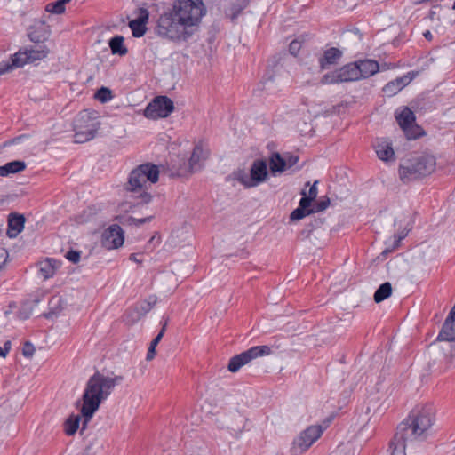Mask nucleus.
Returning <instances> with one entry per match:
<instances>
[{"label":"nucleus","mask_w":455,"mask_h":455,"mask_svg":"<svg viewBox=\"0 0 455 455\" xmlns=\"http://www.w3.org/2000/svg\"><path fill=\"white\" fill-rule=\"evenodd\" d=\"M435 410L432 404H427L413 410L407 419L402 421L390 441V455H406L407 445L416 440H424L433 425Z\"/></svg>","instance_id":"nucleus-1"},{"label":"nucleus","mask_w":455,"mask_h":455,"mask_svg":"<svg viewBox=\"0 0 455 455\" xmlns=\"http://www.w3.org/2000/svg\"><path fill=\"white\" fill-rule=\"evenodd\" d=\"M123 380L122 376L110 378L99 371L88 379L82 395L83 404L80 410L84 418V427L92 419L100 403L111 394L115 386Z\"/></svg>","instance_id":"nucleus-2"},{"label":"nucleus","mask_w":455,"mask_h":455,"mask_svg":"<svg viewBox=\"0 0 455 455\" xmlns=\"http://www.w3.org/2000/svg\"><path fill=\"white\" fill-rule=\"evenodd\" d=\"M159 179V169L157 165L146 163L134 168L129 174L124 189L129 192H140L138 198L141 204H148L152 201L151 194L145 191L147 182L156 183Z\"/></svg>","instance_id":"nucleus-3"},{"label":"nucleus","mask_w":455,"mask_h":455,"mask_svg":"<svg viewBox=\"0 0 455 455\" xmlns=\"http://www.w3.org/2000/svg\"><path fill=\"white\" fill-rule=\"evenodd\" d=\"M155 32L161 38L172 42H187L194 35L187 25L180 23V19L171 8L160 14Z\"/></svg>","instance_id":"nucleus-4"},{"label":"nucleus","mask_w":455,"mask_h":455,"mask_svg":"<svg viewBox=\"0 0 455 455\" xmlns=\"http://www.w3.org/2000/svg\"><path fill=\"white\" fill-rule=\"evenodd\" d=\"M171 9L194 34L207 12L203 0H175Z\"/></svg>","instance_id":"nucleus-5"},{"label":"nucleus","mask_w":455,"mask_h":455,"mask_svg":"<svg viewBox=\"0 0 455 455\" xmlns=\"http://www.w3.org/2000/svg\"><path fill=\"white\" fill-rule=\"evenodd\" d=\"M435 168V159L432 156H420L405 160L399 166L400 179L409 182L431 174Z\"/></svg>","instance_id":"nucleus-6"},{"label":"nucleus","mask_w":455,"mask_h":455,"mask_svg":"<svg viewBox=\"0 0 455 455\" xmlns=\"http://www.w3.org/2000/svg\"><path fill=\"white\" fill-rule=\"evenodd\" d=\"M49 53L48 48L44 44H36L26 49L25 52H18L10 56L8 60L0 63V76L12 71L15 68H21L27 63L44 59Z\"/></svg>","instance_id":"nucleus-7"},{"label":"nucleus","mask_w":455,"mask_h":455,"mask_svg":"<svg viewBox=\"0 0 455 455\" xmlns=\"http://www.w3.org/2000/svg\"><path fill=\"white\" fill-rule=\"evenodd\" d=\"M395 116L408 140H416L424 134L423 129L415 124V114L409 107L396 110Z\"/></svg>","instance_id":"nucleus-8"},{"label":"nucleus","mask_w":455,"mask_h":455,"mask_svg":"<svg viewBox=\"0 0 455 455\" xmlns=\"http://www.w3.org/2000/svg\"><path fill=\"white\" fill-rule=\"evenodd\" d=\"M358 73V67L355 61L350 62L339 69L326 73L322 77L320 83L323 84H332L358 81L360 80Z\"/></svg>","instance_id":"nucleus-9"},{"label":"nucleus","mask_w":455,"mask_h":455,"mask_svg":"<svg viewBox=\"0 0 455 455\" xmlns=\"http://www.w3.org/2000/svg\"><path fill=\"white\" fill-rule=\"evenodd\" d=\"M174 110L173 101L167 96L155 97L144 109L145 117L152 120L165 118Z\"/></svg>","instance_id":"nucleus-10"},{"label":"nucleus","mask_w":455,"mask_h":455,"mask_svg":"<svg viewBox=\"0 0 455 455\" xmlns=\"http://www.w3.org/2000/svg\"><path fill=\"white\" fill-rule=\"evenodd\" d=\"M271 353V348L268 346H255L248 350L236 355L230 358L228 369L231 372L238 371L243 365L250 363L252 359L259 356L268 355Z\"/></svg>","instance_id":"nucleus-11"},{"label":"nucleus","mask_w":455,"mask_h":455,"mask_svg":"<svg viewBox=\"0 0 455 455\" xmlns=\"http://www.w3.org/2000/svg\"><path fill=\"white\" fill-rule=\"evenodd\" d=\"M124 241V232L117 224L110 225L101 235L102 246L111 250L121 247Z\"/></svg>","instance_id":"nucleus-12"},{"label":"nucleus","mask_w":455,"mask_h":455,"mask_svg":"<svg viewBox=\"0 0 455 455\" xmlns=\"http://www.w3.org/2000/svg\"><path fill=\"white\" fill-rule=\"evenodd\" d=\"M156 303V299L151 297L148 299L136 303L132 308L128 309L125 313L127 322L129 323H134L138 322L141 317H143L152 309Z\"/></svg>","instance_id":"nucleus-13"},{"label":"nucleus","mask_w":455,"mask_h":455,"mask_svg":"<svg viewBox=\"0 0 455 455\" xmlns=\"http://www.w3.org/2000/svg\"><path fill=\"white\" fill-rule=\"evenodd\" d=\"M137 18L129 21L128 26L132 30V36L142 37L147 32V24L149 19V12L145 7H139Z\"/></svg>","instance_id":"nucleus-14"},{"label":"nucleus","mask_w":455,"mask_h":455,"mask_svg":"<svg viewBox=\"0 0 455 455\" xmlns=\"http://www.w3.org/2000/svg\"><path fill=\"white\" fill-rule=\"evenodd\" d=\"M209 150L204 148L203 143H197L192 151L191 156L188 159V172L189 174L200 171L203 168V163L209 156Z\"/></svg>","instance_id":"nucleus-15"},{"label":"nucleus","mask_w":455,"mask_h":455,"mask_svg":"<svg viewBox=\"0 0 455 455\" xmlns=\"http://www.w3.org/2000/svg\"><path fill=\"white\" fill-rule=\"evenodd\" d=\"M74 124V127L76 130H80L83 133L92 132L93 138L95 137L100 126V124L94 122V120L90 116L87 110L80 112L75 119Z\"/></svg>","instance_id":"nucleus-16"},{"label":"nucleus","mask_w":455,"mask_h":455,"mask_svg":"<svg viewBox=\"0 0 455 455\" xmlns=\"http://www.w3.org/2000/svg\"><path fill=\"white\" fill-rule=\"evenodd\" d=\"M267 177V164L263 159L255 160L250 169V180L253 187L266 180Z\"/></svg>","instance_id":"nucleus-17"},{"label":"nucleus","mask_w":455,"mask_h":455,"mask_svg":"<svg viewBox=\"0 0 455 455\" xmlns=\"http://www.w3.org/2000/svg\"><path fill=\"white\" fill-rule=\"evenodd\" d=\"M313 444V426H309L293 441L291 452L294 455L302 453Z\"/></svg>","instance_id":"nucleus-18"},{"label":"nucleus","mask_w":455,"mask_h":455,"mask_svg":"<svg viewBox=\"0 0 455 455\" xmlns=\"http://www.w3.org/2000/svg\"><path fill=\"white\" fill-rule=\"evenodd\" d=\"M436 341H447L451 345V356H455V323L443 322Z\"/></svg>","instance_id":"nucleus-19"},{"label":"nucleus","mask_w":455,"mask_h":455,"mask_svg":"<svg viewBox=\"0 0 455 455\" xmlns=\"http://www.w3.org/2000/svg\"><path fill=\"white\" fill-rule=\"evenodd\" d=\"M358 67V76L360 79H365L375 75L379 69V64L374 60L365 59L356 60Z\"/></svg>","instance_id":"nucleus-20"},{"label":"nucleus","mask_w":455,"mask_h":455,"mask_svg":"<svg viewBox=\"0 0 455 455\" xmlns=\"http://www.w3.org/2000/svg\"><path fill=\"white\" fill-rule=\"evenodd\" d=\"M25 217L17 212H12L8 216L7 235L10 238L16 237L24 228Z\"/></svg>","instance_id":"nucleus-21"},{"label":"nucleus","mask_w":455,"mask_h":455,"mask_svg":"<svg viewBox=\"0 0 455 455\" xmlns=\"http://www.w3.org/2000/svg\"><path fill=\"white\" fill-rule=\"evenodd\" d=\"M342 57V52L336 48L331 47L324 51L323 55L319 58V66L321 70L328 69L331 66L338 64Z\"/></svg>","instance_id":"nucleus-22"},{"label":"nucleus","mask_w":455,"mask_h":455,"mask_svg":"<svg viewBox=\"0 0 455 455\" xmlns=\"http://www.w3.org/2000/svg\"><path fill=\"white\" fill-rule=\"evenodd\" d=\"M413 79L412 76H410V73L404 75L401 77H397L390 82H388L384 87L383 92L387 96H393L398 93L403 87H405Z\"/></svg>","instance_id":"nucleus-23"},{"label":"nucleus","mask_w":455,"mask_h":455,"mask_svg":"<svg viewBox=\"0 0 455 455\" xmlns=\"http://www.w3.org/2000/svg\"><path fill=\"white\" fill-rule=\"evenodd\" d=\"M27 167L24 161L14 160L0 166V177H7L23 172Z\"/></svg>","instance_id":"nucleus-24"},{"label":"nucleus","mask_w":455,"mask_h":455,"mask_svg":"<svg viewBox=\"0 0 455 455\" xmlns=\"http://www.w3.org/2000/svg\"><path fill=\"white\" fill-rule=\"evenodd\" d=\"M375 151L378 157L385 162L395 161V152L392 145L387 141H382L375 146Z\"/></svg>","instance_id":"nucleus-25"},{"label":"nucleus","mask_w":455,"mask_h":455,"mask_svg":"<svg viewBox=\"0 0 455 455\" xmlns=\"http://www.w3.org/2000/svg\"><path fill=\"white\" fill-rule=\"evenodd\" d=\"M337 411L332 410L328 415L315 425V442H316L323 434V432L330 427L335 418Z\"/></svg>","instance_id":"nucleus-26"},{"label":"nucleus","mask_w":455,"mask_h":455,"mask_svg":"<svg viewBox=\"0 0 455 455\" xmlns=\"http://www.w3.org/2000/svg\"><path fill=\"white\" fill-rule=\"evenodd\" d=\"M58 267L59 262L50 258L39 263V272L44 279L52 277Z\"/></svg>","instance_id":"nucleus-27"},{"label":"nucleus","mask_w":455,"mask_h":455,"mask_svg":"<svg viewBox=\"0 0 455 455\" xmlns=\"http://www.w3.org/2000/svg\"><path fill=\"white\" fill-rule=\"evenodd\" d=\"M269 169L272 174L283 172L287 169V162L279 153H273L269 158Z\"/></svg>","instance_id":"nucleus-28"},{"label":"nucleus","mask_w":455,"mask_h":455,"mask_svg":"<svg viewBox=\"0 0 455 455\" xmlns=\"http://www.w3.org/2000/svg\"><path fill=\"white\" fill-rule=\"evenodd\" d=\"M124 36L119 35L113 36L109 40L108 45L113 54L124 56L128 52V49L124 45Z\"/></svg>","instance_id":"nucleus-29"},{"label":"nucleus","mask_w":455,"mask_h":455,"mask_svg":"<svg viewBox=\"0 0 455 455\" xmlns=\"http://www.w3.org/2000/svg\"><path fill=\"white\" fill-rule=\"evenodd\" d=\"M39 301L40 300L38 299H36L32 301L27 300L23 302L16 313L17 317L22 321L28 319L32 315L34 307L39 303Z\"/></svg>","instance_id":"nucleus-30"},{"label":"nucleus","mask_w":455,"mask_h":455,"mask_svg":"<svg viewBox=\"0 0 455 455\" xmlns=\"http://www.w3.org/2000/svg\"><path fill=\"white\" fill-rule=\"evenodd\" d=\"M392 294V285L389 282H385L376 290L373 299L376 303L382 302Z\"/></svg>","instance_id":"nucleus-31"},{"label":"nucleus","mask_w":455,"mask_h":455,"mask_svg":"<svg viewBox=\"0 0 455 455\" xmlns=\"http://www.w3.org/2000/svg\"><path fill=\"white\" fill-rule=\"evenodd\" d=\"M80 419L79 415H70L64 422L65 434L68 435H75L79 427Z\"/></svg>","instance_id":"nucleus-32"},{"label":"nucleus","mask_w":455,"mask_h":455,"mask_svg":"<svg viewBox=\"0 0 455 455\" xmlns=\"http://www.w3.org/2000/svg\"><path fill=\"white\" fill-rule=\"evenodd\" d=\"M230 178L237 180L246 188H253V186L251 185V181L250 180V175H248L243 169H237L234 171L227 179L228 180Z\"/></svg>","instance_id":"nucleus-33"},{"label":"nucleus","mask_w":455,"mask_h":455,"mask_svg":"<svg viewBox=\"0 0 455 455\" xmlns=\"http://www.w3.org/2000/svg\"><path fill=\"white\" fill-rule=\"evenodd\" d=\"M245 424L246 419L241 414H236L234 422L228 426V428L235 437H238L245 428Z\"/></svg>","instance_id":"nucleus-34"},{"label":"nucleus","mask_w":455,"mask_h":455,"mask_svg":"<svg viewBox=\"0 0 455 455\" xmlns=\"http://www.w3.org/2000/svg\"><path fill=\"white\" fill-rule=\"evenodd\" d=\"M249 0H233L230 5L232 20H235L239 14L248 6Z\"/></svg>","instance_id":"nucleus-35"},{"label":"nucleus","mask_w":455,"mask_h":455,"mask_svg":"<svg viewBox=\"0 0 455 455\" xmlns=\"http://www.w3.org/2000/svg\"><path fill=\"white\" fill-rule=\"evenodd\" d=\"M317 180H315V213L324 211L331 204L330 198L326 196L317 198Z\"/></svg>","instance_id":"nucleus-36"},{"label":"nucleus","mask_w":455,"mask_h":455,"mask_svg":"<svg viewBox=\"0 0 455 455\" xmlns=\"http://www.w3.org/2000/svg\"><path fill=\"white\" fill-rule=\"evenodd\" d=\"M113 97L112 91L105 86L99 88L94 94V98L101 103L109 101Z\"/></svg>","instance_id":"nucleus-37"},{"label":"nucleus","mask_w":455,"mask_h":455,"mask_svg":"<svg viewBox=\"0 0 455 455\" xmlns=\"http://www.w3.org/2000/svg\"><path fill=\"white\" fill-rule=\"evenodd\" d=\"M313 213V209H302L296 208L293 210L290 215V220L291 221H299L304 219L306 216H308Z\"/></svg>","instance_id":"nucleus-38"},{"label":"nucleus","mask_w":455,"mask_h":455,"mask_svg":"<svg viewBox=\"0 0 455 455\" xmlns=\"http://www.w3.org/2000/svg\"><path fill=\"white\" fill-rule=\"evenodd\" d=\"M45 10L48 12L54 13V14H61L65 12L66 8L65 5L60 2V0H57L52 3H49L45 6Z\"/></svg>","instance_id":"nucleus-39"},{"label":"nucleus","mask_w":455,"mask_h":455,"mask_svg":"<svg viewBox=\"0 0 455 455\" xmlns=\"http://www.w3.org/2000/svg\"><path fill=\"white\" fill-rule=\"evenodd\" d=\"M412 228V225L411 224H408L403 230H401L400 232H398L397 234H395L394 235V248H398L400 246V243L403 239H404L409 232L411 230Z\"/></svg>","instance_id":"nucleus-40"},{"label":"nucleus","mask_w":455,"mask_h":455,"mask_svg":"<svg viewBox=\"0 0 455 455\" xmlns=\"http://www.w3.org/2000/svg\"><path fill=\"white\" fill-rule=\"evenodd\" d=\"M28 37L32 42L37 43L39 44L47 39V35L45 31L33 29L29 31Z\"/></svg>","instance_id":"nucleus-41"},{"label":"nucleus","mask_w":455,"mask_h":455,"mask_svg":"<svg viewBox=\"0 0 455 455\" xmlns=\"http://www.w3.org/2000/svg\"><path fill=\"white\" fill-rule=\"evenodd\" d=\"M74 130H75L74 138H75L76 143H84V142L89 141L93 139L92 132L83 133L82 132H80V130H76L75 127H74Z\"/></svg>","instance_id":"nucleus-42"},{"label":"nucleus","mask_w":455,"mask_h":455,"mask_svg":"<svg viewBox=\"0 0 455 455\" xmlns=\"http://www.w3.org/2000/svg\"><path fill=\"white\" fill-rule=\"evenodd\" d=\"M168 317L164 318L163 317L162 318V321H161V323H162V328L159 331V333L152 339L151 343H150V346H153V347H156L157 344L161 341L165 331H166V327H167V324H168Z\"/></svg>","instance_id":"nucleus-43"},{"label":"nucleus","mask_w":455,"mask_h":455,"mask_svg":"<svg viewBox=\"0 0 455 455\" xmlns=\"http://www.w3.org/2000/svg\"><path fill=\"white\" fill-rule=\"evenodd\" d=\"M154 218V216H148V217H146V218H141V219H136L132 216H129L127 217V219L125 220V223L128 224V225H134L136 227H140L147 222H149L152 220V219Z\"/></svg>","instance_id":"nucleus-44"},{"label":"nucleus","mask_w":455,"mask_h":455,"mask_svg":"<svg viewBox=\"0 0 455 455\" xmlns=\"http://www.w3.org/2000/svg\"><path fill=\"white\" fill-rule=\"evenodd\" d=\"M303 48V44L298 39H295L291 42L289 45V52L291 54L296 56L299 52Z\"/></svg>","instance_id":"nucleus-45"},{"label":"nucleus","mask_w":455,"mask_h":455,"mask_svg":"<svg viewBox=\"0 0 455 455\" xmlns=\"http://www.w3.org/2000/svg\"><path fill=\"white\" fill-rule=\"evenodd\" d=\"M81 258V252L78 251L70 250L66 253V259L70 262L78 263Z\"/></svg>","instance_id":"nucleus-46"},{"label":"nucleus","mask_w":455,"mask_h":455,"mask_svg":"<svg viewBox=\"0 0 455 455\" xmlns=\"http://www.w3.org/2000/svg\"><path fill=\"white\" fill-rule=\"evenodd\" d=\"M34 353H35V347H34L33 344L29 341H26L23 345L22 355L25 357L29 358V357H32Z\"/></svg>","instance_id":"nucleus-47"},{"label":"nucleus","mask_w":455,"mask_h":455,"mask_svg":"<svg viewBox=\"0 0 455 455\" xmlns=\"http://www.w3.org/2000/svg\"><path fill=\"white\" fill-rule=\"evenodd\" d=\"M312 203L313 197H307L306 196V194H304V196L300 199L299 203V208L313 209Z\"/></svg>","instance_id":"nucleus-48"},{"label":"nucleus","mask_w":455,"mask_h":455,"mask_svg":"<svg viewBox=\"0 0 455 455\" xmlns=\"http://www.w3.org/2000/svg\"><path fill=\"white\" fill-rule=\"evenodd\" d=\"M285 160L287 162V169H288L297 164L299 157L296 156H289L287 158H285Z\"/></svg>","instance_id":"nucleus-49"},{"label":"nucleus","mask_w":455,"mask_h":455,"mask_svg":"<svg viewBox=\"0 0 455 455\" xmlns=\"http://www.w3.org/2000/svg\"><path fill=\"white\" fill-rule=\"evenodd\" d=\"M8 252L4 249H0V269L6 262Z\"/></svg>","instance_id":"nucleus-50"},{"label":"nucleus","mask_w":455,"mask_h":455,"mask_svg":"<svg viewBox=\"0 0 455 455\" xmlns=\"http://www.w3.org/2000/svg\"><path fill=\"white\" fill-rule=\"evenodd\" d=\"M10 348H11V342L10 341L5 342L4 347H0V356L5 357V355L9 352Z\"/></svg>","instance_id":"nucleus-51"},{"label":"nucleus","mask_w":455,"mask_h":455,"mask_svg":"<svg viewBox=\"0 0 455 455\" xmlns=\"http://www.w3.org/2000/svg\"><path fill=\"white\" fill-rule=\"evenodd\" d=\"M155 355H156V347L149 346V347L148 349L146 359L148 361H150L154 358Z\"/></svg>","instance_id":"nucleus-52"},{"label":"nucleus","mask_w":455,"mask_h":455,"mask_svg":"<svg viewBox=\"0 0 455 455\" xmlns=\"http://www.w3.org/2000/svg\"><path fill=\"white\" fill-rule=\"evenodd\" d=\"M444 322H448V323H455V309H454V307L450 311V313H449L448 316L446 317V319L444 320Z\"/></svg>","instance_id":"nucleus-53"},{"label":"nucleus","mask_w":455,"mask_h":455,"mask_svg":"<svg viewBox=\"0 0 455 455\" xmlns=\"http://www.w3.org/2000/svg\"><path fill=\"white\" fill-rule=\"evenodd\" d=\"M311 232H312V229H304L300 232L299 237L301 239H307L310 237Z\"/></svg>","instance_id":"nucleus-54"},{"label":"nucleus","mask_w":455,"mask_h":455,"mask_svg":"<svg viewBox=\"0 0 455 455\" xmlns=\"http://www.w3.org/2000/svg\"><path fill=\"white\" fill-rule=\"evenodd\" d=\"M273 81V75L267 73L263 77V83L264 84H267L268 82Z\"/></svg>","instance_id":"nucleus-55"},{"label":"nucleus","mask_w":455,"mask_h":455,"mask_svg":"<svg viewBox=\"0 0 455 455\" xmlns=\"http://www.w3.org/2000/svg\"><path fill=\"white\" fill-rule=\"evenodd\" d=\"M307 187H308V190H307V195H306V196L313 197V193H314L313 185H310V182L308 181L307 183Z\"/></svg>","instance_id":"nucleus-56"},{"label":"nucleus","mask_w":455,"mask_h":455,"mask_svg":"<svg viewBox=\"0 0 455 455\" xmlns=\"http://www.w3.org/2000/svg\"><path fill=\"white\" fill-rule=\"evenodd\" d=\"M396 248H394V243L392 244L391 247H387L383 251H382V255L386 256L387 255L388 253L394 251Z\"/></svg>","instance_id":"nucleus-57"},{"label":"nucleus","mask_w":455,"mask_h":455,"mask_svg":"<svg viewBox=\"0 0 455 455\" xmlns=\"http://www.w3.org/2000/svg\"><path fill=\"white\" fill-rule=\"evenodd\" d=\"M423 36L428 41H431L433 39V35H432V33L429 30H426L423 33Z\"/></svg>","instance_id":"nucleus-58"},{"label":"nucleus","mask_w":455,"mask_h":455,"mask_svg":"<svg viewBox=\"0 0 455 455\" xmlns=\"http://www.w3.org/2000/svg\"><path fill=\"white\" fill-rule=\"evenodd\" d=\"M137 255L135 253H132L129 257L130 260H132V261H135V262H139V260L137 259Z\"/></svg>","instance_id":"nucleus-59"},{"label":"nucleus","mask_w":455,"mask_h":455,"mask_svg":"<svg viewBox=\"0 0 455 455\" xmlns=\"http://www.w3.org/2000/svg\"><path fill=\"white\" fill-rule=\"evenodd\" d=\"M52 314H53L52 312L44 313L41 316L48 319V318L52 317Z\"/></svg>","instance_id":"nucleus-60"},{"label":"nucleus","mask_w":455,"mask_h":455,"mask_svg":"<svg viewBox=\"0 0 455 455\" xmlns=\"http://www.w3.org/2000/svg\"><path fill=\"white\" fill-rule=\"evenodd\" d=\"M20 140V137L19 138H15L13 139L12 141L8 142V144H12V143H15L17 140Z\"/></svg>","instance_id":"nucleus-61"},{"label":"nucleus","mask_w":455,"mask_h":455,"mask_svg":"<svg viewBox=\"0 0 455 455\" xmlns=\"http://www.w3.org/2000/svg\"><path fill=\"white\" fill-rule=\"evenodd\" d=\"M60 2H62V4L64 5H66L68 3H69L71 0H60Z\"/></svg>","instance_id":"nucleus-62"},{"label":"nucleus","mask_w":455,"mask_h":455,"mask_svg":"<svg viewBox=\"0 0 455 455\" xmlns=\"http://www.w3.org/2000/svg\"><path fill=\"white\" fill-rule=\"evenodd\" d=\"M81 455H91L89 451H84Z\"/></svg>","instance_id":"nucleus-63"},{"label":"nucleus","mask_w":455,"mask_h":455,"mask_svg":"<svg viewBox=\"0 0 455 455\" xmlns=\"http://www.w3.org/2000/svg\"><path fill=\"white\" fill-rule=\"evenodd\" d=\"M452 9L455 10V0H454V3H453V5H452Z\"/></svg>","instance_id":"nucleus-64"}]
</instances>
